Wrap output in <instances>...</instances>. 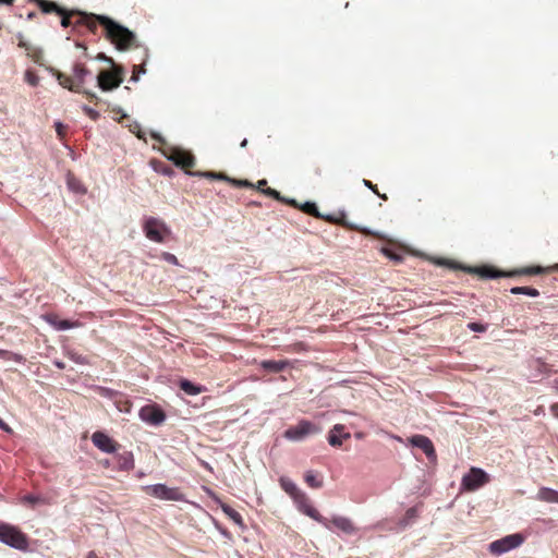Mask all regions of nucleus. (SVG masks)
Listing matches in <instances>:
<instances>
[{"instance_id":"obj_1","label":"nucleus","mask_w":558,"mask_h":558,"mask_svg":"<svg viewBox=\"0 0 558 558\" xmlns=\"http://www.w3.org/2000/svg\"><path fill=\"white\" fill-rule=\"evenodd\" d=\"M50 72L63 88L73 93H82L90 101H98V97L95 93L83 88L86 77L90 75V71L84 63L75 62L72 66V75H68L53 68L50 69Z\"/></svg>"},{"instance_id":"obj_49","label":"nucleus","mask_w":558,"mask_h":558,"mask_svg":"<svg viewBox=\"0 0 558 558\" xmlns=\"http://www.w3.org/2000/svg\"><path fill=\"white\" fill-rule=\"evenodd\" d=\"M99 463L106 469L110 466V461L108 459L101 460Z\"/></svg>"},{"instance_id":"obj_56","label":"nucleus","mask_w":558,"mask_h":558,"mask_svg":"<svg viewBox=\"0 0 558 558\" xmlns=\"http://www.w3.org/2000/svg\"><path fill=\"white\" fill-rule=\"evenodd\" d=\"M355 436H356V438H362L363 434L362 433H357Z\"/></svg>"},{"instance_id":"obj_28","label":"nucleus","mask_w":558,"mask_h":558,"mask_svg":"<svg viewBox=\"0 0 558 558\" xmlns=\"http://www.w3.org/2000/svg\"><path fill=\"white\" fill-rule=\"evenodd\" d=\"M190 174L204 177V178L213 179V180L226 181V182H227V180H230V178L222 172H213V171L199 172L198 171V172H190Z\"/></svg>"},{"instance_id":"obj_38","label":"nucleus","mask_w":558,"mask_h":558,"mask_svg":"<svg viewBox=\"0 0 558 558\" xmlns=\"http://www.w3.org/2000/svg\"><path fill=\"white\" fill-rule=\"evenodd\" d=\"M83 111L85 112L86 116H88L92 120H97L99 118V112L96 111L95 109L88 107V106H83Z\"/></svg>"},{"instance_id":"obj_47","label":"nucleus","mask_w":558,"mask_h":558,"mask_svg":"<svg viewBox=\"0 0 558 558\" xmlns=\"http://www.w3.org/2000/svg\"><path fill=\"white\" fill-rule=\"evenodd\" d=\"M97 59H99V60H105V61L110 62V63H112V62H113L111 58L106 57L104 53H99V54L97 56Z\"/></svg>"},{"instance_id":"obj_53","label":"nucleus","mask_w":558,"mask_h":558,"mask_svg":"<svg viewBox=\"0 0 558 558\" xmlns=\"http://www.w3.org/2000/svg\"><path fill=\"white\" fill-rule=\"evenodd\" d=\"M69 185H70V187H71V189H73V190H75V191H78V189H76L75 186H73V183H72V181H71V180H69Z\"/></svg>"},{"instance_id":"obj_6","label":"nucleus","mask_w":558,"mask_h":558,"mask_svg":"<svg viewBox=\"0 0 558 558\" xmlns=\"http://www.w3.org/2000/svg\"><path fill=\"white\" fill-rule=\"evenodd\" d=\"M525 541V536L521 533L507 535L500 539L494 541L489 544V551L495 556H500L514 548L520 547Z\"/></svg>"},{"instance_id":"obj_37","label":"nucleus","mask_w":558,"mask_h":558,"mask_svg":"<svg viewBox=\"0 0 558 558\" xmlns=\"http://www.w3.org/2000/svg\"><path fill=\"white\" fill-rule=\"evenodd\" d=\"M145 68H144V64L142 65H134L133 68V72H132V76H131V81H134V82H137L138 78H140V75L142 73H145Z\"/></svg>"},{"instance_id":"obj_50","label":"nucleus","mask_w":558,"mask_h":558,"mask_svg":"<svg viewBox=\"0 0 558 558\" xmlns=\"http://www.w3.org/2000/svg\"><path fill=\"white\" fill-rule=\"evenodd\" d=\"M62 130H63V125L61 123H57V132L60 136H62Z\"/></svg>"},{"instance_id":"obj_32","label":"nucleus","mask_w":558,"mask_h":558,"mask_svg":"<svg viewBox=\"0 0 558 558\" xmlns=\"http://www.w3.org/2000/svg\"><path fill=\"white\" fill-rule=\"evenodd\" d=\"M301 210L307 215H311L315 218H324L319 211H318V208L316 206L315 203H312V202H306L304 203L302 206H301Z\"/></svg>"},{"instance_id":"obj_58","label":"nucleus","mask_w":558,"mask_h":558,"mask_svg":"<svg viewBox=\"0 0 558 558\" xmlns=\"http://www.w3.org/2000/svg\"><path fill=\"white\" fill-rule=\"evenodd\" d=\"M57 366H58V367H60V368H62V367H63V364H61V363H57Z\"/></svg>"},{"instance_id":"obj_51","label":"nucleus","mask_w":558,"mask_h":558,"mask_svg":"<svg viewBox=\"0 0 558 558\" xmlns=\"http://www.w3.org/2000/svg\"><path fill=\"white\" fill-rule=\"evenodd\" d=\"M247 143H248V142H247V140H246V138H244V140L241 142L240 146H241L242 148H245V147L247 146Z\"/></svg>"},{"instance_id":"obj_13","label":"nucleus","mask_w":558,"mask_h":558,"mask_svg":"<svg viewBox=\"0 0 558 558\" xmlns=\"http://www.w3.org/2000/svg\"><path fill=\"white\" fill-rule=\"evenodd\" d=\"M92 441L95 447L106 453H113L120 447V445L114 439L109 437L104 432H95L92 435Z\"/></svg>"},{"instance_id":"obj_22","label":"nucleus","mask_w":558,"mask_h":558,"mask_svg":"<svg viewBox=\"0 0 558 558\" xmlns=\"http://www.w3.org/2000/svg\"><path fill=\"white\" fill-rule=\"evenodd\" d=\"M290 365V362L288 360H280V361H272V360H265L260 362V367L265 371L271 372V373H280L284 371Z\"/></svg>"},{"instance_id":"obj_36","label":"nucleus","mask_w":558,"mask_h":558,"mask_svg":"<svg viewBox=\"0 0 558 558\" xmlns=\"http://www.w3.org/2000/svg\"><path fill=\"white\" fill-rule=\"evenodd\" d=\"M227 182L231 183L233 186H236V187H253L254 186L247 180H236V179L230 178V180H227Z\"/></svg>"},{"instance_id":"obj_23","label":"nucleus","mask_w":558,"mask_h":558,"mask_svg":"<svg viewBox=\"0 0 558 558\" xmlns=\"http://www.w3.org/2000/svg\"><path fill=\"white\" fill-rule=\"evenodd\" d=\"M118 469L121 471H131L134 469V457L131 451H123L117 457Z\"/></svg>"},{"instance_id":"obj_45","label":"nucleus","mask_w":558,"mask_h":558,"mask_svg":"<svg viewBox=\"0 0 558 558\" xmlns=\"http://www.w3.org/2000/svg\"><path fill=\"white\" fill-rule=\"evenodd\" d=\"M550 411L554 414V416L558 418V403L551 404Z\"/></svg>"},{"instance_id":"obj_27","label":"nucleus","mask_w":558,"mask_h":558,"mask_svg":"<svg viewBox=\"0 0 558 558\" xmlns=\"http://www.w3.org/2000/svg\"><path fill=\"white\" fill-rule=\"evenodd\" d=\"M305 483L312 488H320L323 480L314 471H307L304 475Z\"/></svg>"},{"instance_id":"obj_33","label":"nucleus","mask_w":558,"mask_h":558,"mask_svg":"<svg viewBox=\"0 0 558 558\" xmlns=\"http://www.w3.org/2000/svg\"><path fill=\"white\" fill-rule=\"evenodd\" d=\"M262 193H264L265 195L270 196L277 201L284 202V199L281 197L280 193L278 191H276L275 189L266 187V190H262ZM286 203L291 204L294 207L298 206L295 201H289V202L286 201Z\"/></svg>"},{"instance_id":"obj_26","label":"nucleus","mask_w":558,"mask_h":558,"mask_svg":"<svg viewBox=\"0 0 558 558\" xmlns=\"http://www.w3.org/2000/svg\"><path fill=\"white\" fill-rule=\"evenodd\" d=\"M221 509L225 512V514H227L228 518L231 519L235 524H238L240 526L243 525L242 515L235 509H233L232 507H230L228 505H222Z\"/></svg>"},{"instance_id":"obj_43","label":"nucleus","mask_w":558,"mask_h":558,"mask_svg":"<svg viewBox=\"0 0 558 558\" xmlns=\"http://www.w3.org/2000/svg\"><path fill=\"white\" fill-rule=\"evenodd\" d=\"M405 517L408 519H413L416 517V509L415 508H409L405 512Z\"/></svg>"},{"instance_id":"obj_42","label":"nucleus","mask_w":558,"mask_h":558,"mask_svg":"<svg viewBox=\"0 0 558 558\" xmlns=\"http://www.w3.org/2000/svg\"><path fill=\"white\" fill-rule=\"evenodd\" d=\"M364 185L367 186L368 189H371L375 194H378V190H377V185L376 184H373L368 180H364Z\"/></svg>"},{"instance_id":"obj_18","label":"nucleus","mask_w":558,"mask_h":558,"mask_svg":"<svg viewBox=\"0 0 558 558\" xmlns=\"http://www.w3.org/2000/svg\"><path fill=\"white\" fill-rule=\"evenodd\" d=\"M410 442L413 446L422 449L428 459L436 458V451H435L434 445L428 437H426L424 435H414L410 438Z\"/></svg>"},{"instance_id":"obj_52","label":"nucleus","mask_w":558,"mask_h":558,"mask_svg":"<svg viewBox=\"0 0 558 558\" xmlns=\"http://www.w3.org/2000/svg\"><path fill=\"white\" fill-rule=\"evenodd\" d=\"M76 46H77V47L83 48V49H84V51H85V54H87V48H86V46H84V45H82V44H76Z\"/></svg>"},{"instance_id":"obj_14","label":"nucleus","mask_w":558,"mask_h":558,"mask_svg":"<svg viewBox=\"0 0 558 558\" xmlns=\"http://www.w3.org/2000/svg\"><path fill=\"white\" fill-rule=\"evenodd\" d=\"M140 417L148 424L159 425L166 420V414L156 405H146L141 409Z\"/></svg>"},{"instance_id":"obj_55","label":"nucleus","mask_w":558,"mask_h":558,"mask_svg":"<svg viewBox=\"0 0 558 558\" xmlns=\"http://www.w3.org/2000/svg\"><path fill=\"white\" fill-rule=\"evenodd\" d=\"M34 16H35V13H34V12H32V13H29V14H28V19H33Z\"/></svg>"},{"instance_id":"obj_24","label":"nucleus","mask_w":558,"mask_h":558,"mask_svg":"<svg viewBox=\"0 0 558 558\" xmlns=\"http://www.w3.org/2000/svg\"><path fill=\"white\" fill-rule=\"evenodd\" d=\"M536 498L541 501L558 504V492L549 487L538 489Z\"/></svg>"},{"instance_id":"obj_35","label":"nucleus","mask_w":558,"mask_h":558,"mask_svg":"<svg viewBox=\"0 0 558 558\" xmlns=\"http://www.w3.org/2000/svg\"><path fill=\"white\" fill-rule=\"evenodd\" d=\"M25 81L31 85V86H37L38 83H39V77L38 75L34 72V71H31V70H27L25 72Z\"/></svg>"},{"instance_id":"obj_3","label":"nucleus","mask_w":558,"mask_h":558,"mask_svg":"<svg viewBox=\"0 0 558 558\" xmlns=\"http://www.w3.org/2000/svg\"><path fill=\"white\" fill-rule=\"evenodd\" d=\"M462 269L469 274L477 275L482 279H494L499 277H513L518 275H539L544 272H548L549 270H554L553 267L544 268L541 266H531L522 269L504 272L497 270L492 266H478V267H462Z\"/></svg>"},{"instance_id":"obj_5","label":"nucleus","mask_w":558,"mask_h":558,"mask_svg":"<svg viewBox=\"0 0 558 558\" xmlns=\"http://www.w3.org/2000/svg\"><path fill=\"white\" fill-rule=\"evenodd\" d=\"M143 230L149 240L157 243L165 242L171 234L169 227L162 220L155 217H149L145 220Z\"/></svg>"},{"instance_id":"obj_21","label":"nucleus","mask_w":558,"mask_h":558,"mask_svg":"<svg viewBox=\"0 0 558 558\" xmlns=\"http://www.w3.org/2000/svg\"><path fill=\"white\" fill-rule=\"evenodd\" d=\"M326 221H329V222H335L337 225H340L349 230H355V231H359L361 232L362 234H365V235H372V236H375V238H379V235L375 232H372L371 230L366 229V228H360V227H356V226H353L352 223L348 222L344 217H342L341 219H333L332 217L328 216L326 218H324Z\"/></svg>"},{"instance_id":"obj_12","label":"nucleus","mask_w":558,"mask_h":558,"mask_svg":"<svg viewBox=\"0 0 558 558\" xmlns=\"http://www.w3.org/2000/svg\"><path fill=\"white\" fill-rule=\"evenodd\" d=\"M165 156L171 160L175 166L181 167L190 174V169L195 166V157L187 150L182 148L172 147Z\"/></svg>"},{"instance_id":"obj_15","label":"nucleus","mask_w":558,"mask_h":558,"mask_svg":"<svg viewBox=\"0 0 558 558\" xmlns=\"http://www.w3.org/2000/svg\"><path fill=\"white\" fill-rule=\"evenodd\" d=\"M104 17L107 16L82 12L78 14V19L75 20V24L86 26L90 33L96 34L98 26H101V19Z\"/></svg>"},{"instance_id":"obj_9","label":"nucleus","mask_w":558,"mask_h":558,"mask_svg":"<svg viewBox=\"0 0 558 558\" xmlns=\"http://www.w3.org/2000/svg\"><path fill=\"white\" fill-rule=\"evenodd\" d=\"M320 428L307 420L300 421L295 426L289 427L284 432V437L289 440L299 441L306 436L317 434Z\"/></svg>"},{"instance_id":"obj_44","label":"nucleus","mask_w":558,"mask_h":558,"mask_svg":"<svg viewBox=\"0 0 558 558\" xmlns=\"http://www.w3.org/2000/svg\"><path fill=\"white\" fill-rule=\"evenodd\" d=\"M266 186H267V181L265 179L259 180L257 182V190H259L260 192H262V190H266Z\"/></svg>"},{"instance_id":"obj_41","label":"nucleus","mask_w":558,"mask_h":558,"mask_svg":"<svg viewBox=\"0 0 558 558\" xmlns=\"http://www.w3.org/2000/svg\"><path fill=\"white\" fill-rule=\"evenodd\" d=\"M23 501L31 504V505H35L39 501V497L34 496V495H26L23 497Z\"/></svg>"},{"instance_id":"obj_2","label":"nucleus","mask_w":558,"mask_h":558,"mask_svg":"<svg viewBox=\"0 0 558 558\" xmlns=\"http://www.w3.org/2000/svg\"><path fill=\"white\" fill-rule=\"evenodd\" d=\"M101 27L104 28L106 39H108L118 50L125 51L137 47L136 35L112 19H101Z\"/></svg>"},{"instance_id":"obj_19","label":"nucleus","mask_w":558,"mask_h":558,"mask_svg":"<svg viewBox=\"0 0 558 558\" xmlns=\"http://www.w3.org/2000/svg\"><path fill=\"white\" fill-rule=\"evenodd\" d=\"M52 13H56L61 16V25L66 28L69 26H78L75 24V20L78 19V14L82 13L77 10H68L65 8H61L57 4V9L52 10Z\"/></svg>"},{"instance_id":"obj_29","label":"nucleus","mask_w":558,"mask_h":558,"mask_svg":"<svg viewBox=\"0 0 558 558\" xmlns=\"http://www.w3.org/2000/svg\"><path fill=\"white\" fill-rule=\"evenodd\" d=\"M280 483H281V487L284 489V492L288 493L292 498H294L298 494H300L302 492L290 480L281 478Z\"/></svg>"},{"instance_id":"obj_57","label":"nucleus","mask_w":558,"mask_h":558,"mask_svg":"<svg viewBox=\"0 0 558 558\" xmlns=\"http://www.w3.org/2000/svg\"><path fill=\"white\" fill-rule=\"evenodd\" d=\"M553 269L557 270L558 271V264L554 265L553 266Z\"/></svg>"},{"instance_id":"obj_46","label":"nucleus","mask_w":558,"mask_h":558,"mask_svg":"<svg viewBox=\"0 0 558 558\" xmlns=\"http://www.w3.org/2000/svg\"><path fill=\"white\" fill-rule=\"evenodd\" d=\"M0 429L8 432V433L11 432V428L8 426V424L4 423L1 418H0Z\"/></svg>"},{"instance_id":"obj_8","label":"nucleus","mask_w":558,"mask_h":558,"mask_svg":"<svg viewBox=\"0 0 558 558\" xmlns=\"http://www.w3.org/2000/svg\"><path fill=\"white\" fill-rule=\"evenodd\" d=\"M489 482V475L482 469L472 466L462 477L461 485L468 492H474Z\"/></svg>"},{"instance_id":"obj_11","label":"nucleus","mask_w":558,"mask_h":558,"mask_svg":"<svg viewBox=\"0 0 558 558\" xmlns=\"http://www.w3.org/2000/svg\"><path fill=\"white\" fill-rule=\"evenodd\" d=\"M295 504L298 505V508L300 511H302L304 514L310 517L311 519L317 521L326 529H329V521L327 518L323 517L316 508L313 507L311 504L310 498L301 492L298 494L294 498Z\"/></svg>"},{"instance_id":"obj_20","label":"nucleus","mask_w":558,"mask_h":558,"mask_svg":"<svg viewBox=\"0 0 558 558\" xmlns=\"http://www.w3.org/2000/svg\"><path fill=\"white\" fill-rule=\"evenodd\" d=\"M16 38L17 46L26 51L27 57H29L34 62H39L43 57V51L38 47L25 40L22 34H17Z\"/></svg>"},{"instance_id":"obj_17","label":"nucleus","mask_w":558,"mask_h":558,"mask_svg":"<svg viewBox=\"0 0 558 558\" xmlns=\"http://www.w3.org/2000/svg\"><path fill=\"white\" fill-rule=\"evenodd\" d=\"M328 530H331L332 526H335L336 529H338L339 531L343 532L347 535H353L357 531L353 522L347 517L335 515L330 520L328 519Z\"/></svg>"},{"instance_id":"obj_40","label":"nucleus","mask_w":558,"mask_h":558,"mask_svg":"<svg viewBox=\"0 0 558 558\" xmlns=\"http://www.w3.org/2000/svg\"><path fill=\"white\" fill-rule=\"evenodd\" d=\"M469 329H471L472 331H476V332H484L486 330V327L478 324V323H470L468 325Z\"/></svg>"},{"instance_id":"obj_4","label":"nucleus","mask_w":558,"mask_h":558,"mask_svg":"<svg viewBox=\"0 0 558 558\" xmlns=\"http://www.w3.org/2000/svg\"><path fill=\"white\" fill-rule=\"evenodd\" d=\"M0 542L21 551H26L29 545L26 534L9 523H0Z\"/></svg>"},{"instance_id":"obj_7","label":"nucleus","mask_w":558,"mask_h":558,"mask_svg":"<svg viewBox=\"0 0 558 558\" xmlns=\"http://www.w3.org/2000/svg\"><path fill=\"white\" fill-rule=\"evenodd\" d=\"M144 490L147 495L158 499L172 501L184 500V494L180 490V488L168 487L165 484L148 485L144 487Z\"/></svg>"},{"instance_id":"obj_39","label":"nucleus","mask_w":558,"mask_h":558,"mask_svg":"<svg viewBox=\"0 0 558 558\" xmlns=\"http://www.w3.org/2000/svg\"><path fill=\"white\" fill-rule=\"evenodd\" d=\"M161 256H162V258H163L166 262H168V263H170V264H173V265H178V264H179V263H178V258L175 257V255H173V254H171V253L163 252Z\"/></svg>"},{"instance_id":"obj_16","label":"nucleus","mask_w":558,"mask_h":558,"mask_svg":"<svg viewBox=\"0 0 558 558\" xmlns=\"http://www.w3.org/2000/svg\"><path fill=\"white\" fill-rule=\"evenodd\" d=\"M345 426L342 424H336L328 433V442L332 447H340L343 440H348L351 434L345 432Z\"/></svg>"},{"instance_id":"obj_31","label":"nucleus","mask_w":558,"mask_h":558,"mask_svg":"<svg viewBox=\"0 0 558 558\" xmlns=\"http://www.w3.org/2000/svg\"><path fill=\"white\" fill-rule=\"evenodd\" d=\"M50 323L59 330H66L78 326L77 322H70L66 319H57L50 320Z\"/></svg>"},{"instance_id":"obj_54","label":"nucleus","mask_w":558,"mask_h":558,"mask_svg":"<svg viewBox=\"0 0 558 558\" xmlns=\"http://www.w3.org/2000/svg\"><path fill=\"white\" fill-rule=\"evenodd\" d=\"M377 195H378L380 198L385 199V201L387 199V195H386V194H380V193L378 192V194H377Z\"/></svg>"},{"instance_id":"obj_30","label":"nucleus","mask_w":558,"mask_h":558,"mask_svg":"<svg viewBox=\"0 0 558 558\" xmlns=\"http://www.w3.org/2000/svg\"><path fill=\"white\" fill-rule=\"evenodd\" d=\"M510 292L512 294H525V295L533 296V298L539 295L538 290L535 288H531V287H514L510 290Z\"/></svg>"},{"instance_id":"obj_25","label":"nucleus","mask_w":558,"mask_h":558,"mask_svg":"<svg viewBox=\"0 0 558 558\" xmlns=\"http://www.w3.org/2000/svg\"><path fill=\"white\" fill-rule=\"evenodd\" d=\"M179 386L189 396H196L205 391L204 387L196 386L187 379H181Z\"/></svg>"},{"instance_id":"obj_34","label":"nucleus","mask_w":558,"mask_h":558,"mask_svg":"<svg viewBox=\"0 0 558 558\" xmlns=\"http://www.w3.org/2000/svg\"><path fill=\"white\" fill-rule=\"evenodd\" d=\"M381 253L390 258L391 260L396 262V263H401L403 257L401 254L397 253L396 251L389 248V247H383L381 248Z\"/></svg>"},{"instance_id":"obj_48","label":"nucleus","mask_w":558,"mask_h":558,"mask_svg":"<svg viewBox=\"0 0 558 558\" xmlns=\"http://www.w3.org/2000/svg\"><path fill=\"white\" fill-rule=\"evenodd\" d=\"M14 0H0V5H12Z\"/></svg>"},{"instance_id":"obj_10","label":"nucleus","mask_w":558,"mask_h":558,"mask_svg":"<svg viewBox=\"0 0 558 558\" xmlns=\"http://www.w3.org/2000/svg\"><path fill=\"white\" fill-rule=\"evenodd\" d=\"M122 83V71L119 68L101 70L97 75V84L104 92L112 90Z\"/></svg>"}]
</instances>
